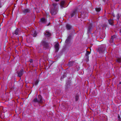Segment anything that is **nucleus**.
<instances>
[{
    "label": "nucleus",
    "instance_id": "f257e3e1",
    "mask_svg": "<svg viewBox=\"0 0 121 121\" xmlns=\"http://www.w3.org/2000/svg\"><path fill=\"white\" fill-rule=\"evenodd\" d=\"M42 102V96L40 95L38 96V98H35L32 101V103L35 106H36V104H38L41 103Z\"/></svg>",
    "mask_w": 121,
    "mask_h": 121
},
{
    "label": "nucleus",
    "instance_id": "f03ea898",
    "mask_svg": "<svg viewBox=\"0 0 121 121\" xmlns=\"http://www.w3.org/2000/svg\"><path fill=\"white\" fill-rule=\"evenodd\" d=\"M57 5V4L56 3H53L52 4V6L51 7L50 12L52 15H56L58 11V9L56 7Z\"/></svg>",
    "mask_w": 121,
    "mask_h": 121
},
{
    "label": "nucleus",
    "instance_id": "7ed1b4c3",
    "mask_svg": "<svg viewBox=\"0 0 121 121\" xmlns=\"http://www.w3.org/2000/svg\"><path fill=\"white\" fill-rule=\"evenodd\" d=\"M40 44L43 46V48L45 50L48 49L50 48L49 45V43L46 42L45 41H42Z\"/></svg>",
    "mask_w": 121,
    "mask_h": 121
},
{
    "label": "nucleus",
    "instance_id": "20e7f679",
    "mask_svg": "<svg viewBox=\"0 0 121 121\" xmlns=\"http://www.w3.org/2000/svg\"><path fill=\"white\" fill-rule=\"evenodd\" d=\"M105 45H102L99 47L97 50V51L99 53H104L105 50Z\"/></svg>",
    "mask_w": 121,
    "mask_h": 121
},
{
    "label": "nucleus",
    "instance_id": "39448f33",
    "mask_svg": "<svg viewBox=\"0 0 121 121\" xmlns=\"http://www.w3.org/2000/svg\"><path fill=\"white\" fill-rule=\"evenodd\" d=\"M72 34H69L67 37V39L65 41V43L67 44H68L70 43L71 40L72 38Z\"/></svg>",
    "mask_w": 121,
    "mask_h": 121
},
{
    "label": "nucleus",
    "instance_id": "423d86ee",
    "mask_svg": "<svg viewBox=\"0 0 121 121\" xmlns=\"http://www.w3.org/2000/svg\"><path fill=\"white\" fill-rule=\"evenodd\" d=\"M77 11L78 10L77 9H74L73 11L71 12L70 13V16L69 17L71 18L73 17L74 15H75L76 14Z\"/></svg>",
    "mask_w": 121,
    "mask_h": 121
},
{
    "label": "nucleus",
    "instance_id": "0eeeda50",
    "mask_svg": "<svg viewBox=\"0 0 121 121\" xmlns=\"http://www.w3.org/2000/svg\"><path fill=\"white\" fill-rule=\"evenodd\" d=\"M90 52L89 51H86V52L85 54V58L87 62H88L89 60V55L90 54Z\"/></svg>",
    "mask_w": 121,
    "mask_h": 121
},
{
    "label": "nucleus",
    "instance_id": "6e6552de",
    "mask_svg": "<svg viewBox=\"0 0 121 121\" xmlns=\"http://www.w3.org/2000/svg\"><path fill=\"white\" fill-rule=\"evenodd\" d=\"M23 70V69L17 71V73L18 74L17 76L19 77H21L24 73Z\"/></svg>",
    "mask_w": 121,
    "mask_h": 121
},
{
    "label": "nucleus",
    "instance_id": "1a4fd4ad",
    "mask_svg": "<svg viewBox=\"0 0 121 121\" xmlns=\"http://www.w3.org/2000/svg\"><path fill=\"white\" fill-rule=\"evenodd\" d=\"M88 16L87 13L86 12H83L81 13V17L83 18H85Z\"/></svg>",
    "mask_w": 121,
    "mask_h": 121
},
{
    "label": "nucleus",
    "instance_id": "9d476101",
    "mask_svg": "<svg viewBox=\"0 0 121 121\" xmlns=\"http://www.w3.org/2000/svg\"><path fill=\"white\" fill-rule=\"evenodd\" d=\"M59 45L58 43H56L55 45V52H57L59 49Z\"/></svg>",
    "mask_w": 121,
    "mask_h": 121
},
{
    "label": "nucleus",
    "instance_id": "9b49d317",
    "mask_svg": "<svg viewBox=\"0 0 121 121\" xmlns=\"http://www.w3.org/2000/svg\"><path fill=\"white\" fill-rule=\"evenodd\" d=\"M92 26L91 24H90L88 27L87 33H91V32L92 30Z\"/></svg>",
    "mask_w": 121,
    "mask_h": 121
},
{
    "label": "nucleus",
    "instance_id": "f8f14e48",
    "mask_svg": "<svg viewBox=\"0 0 121 121\" xmlns=\"http://www.w3.org/2000/svg\"><path fill=\"white\" fill-rule=\"evenodd\" d=\"M65 2L64 1H61L60 4V8L61 9H62L63 8L65 7Z\"/></svg>",
    "mask_w": 121,
    "mask_h": 121
},
{
    "label": "nucleus",
    "instance_id": "ddd939ff",
    "mask_svg": "<svg viewBox=\"0 0 121 121\" xmlns=\"http://www.w3.org/2000/svg\"><path fill=\"white\" fill-rule=\"evenodd\" d=\"M23 12L24 13H30V10L28 9H25L23 10Z\"/></svg>",
    "mask_w": 121,
    "mask_h": 121
},
{
    "label": "nucleus",
    "instance_id": "4468645a",
    "mask_svg": "<svg viewBox=\"0 0 121 121\" xmlns=\"http://www.w3.org/2000/svg\"><path fill=\"white\" fill-rule=\"evenodd\" d=\"M44 35L47 37H49L51 35V34L49 32L46 31L44 34Z\"/></svg>",
    "mask_w": 121,
    "mask_h": 121
},
{
    "label": "nucleus",
    "instance_id": "2eb2a0df",
    "mask_svg": "<svg viewBox=\"0 0 121 121\" xmlns=\"http://www.w3.org/2000/svg\"><path fill=\"white\" fill-rule=\"evenodd\" d=\"M71 83V82L69 80L66 83V88L67 89L69 86H70V84Z\"/></svg>",
    "mask_w": 121,
    "mask_h": 121
},
{
    "label": "nucleus",
    "instance_id": "dca6fc26",
    "mask_svg": "<svg viewBox=\"0 0 121 121\" xmlns=\"http://www.w3.org/2000/svg\"><path fill=\"white\" fill-rule=\"evenodd\" d=\"M19 32V30L17 28L15 31L14 33H13V35H14V34H15L16 35H17L18 34Z\"/></svg>",
    "mask_w": 121,
    "mask_h": 121
},
{
    "label": "nucleus",
    "instance_id": "f3484780",
    "mask_svg": "<svg viewBox=\"0 0 121 121\" xmlns=\"http://www.w3.org/2000/svg\"><path fill=\"white\" fill-rule=\"evenodd\" d=\"M67 29L68 30H70L71 28V26L69 24H67L66 25Z\"/></svg>",
    "mask_w": 121,
    "mask_h": 121
},
{
    "label": "nucleus",
    "instance_id": "a211bd4d",
    "mask_svg": "<svg viewBox=\"0 0 121 121\" xmlns=\"http://www.w3.org/2000/svg\"><path fill=\"white\" fill-rule=\"evenodd\" d=\"M74 62L73 61H72L69 62V67H71L73 65V64Z\"/></svg>",
    "mask_w": 121,
    "mask_h": 121
},
{
    "label": "nucleus",
    "instance_id": "6ab92c4d",
    "mask_svg": "<svg viewBox=\"0 0 121 121\" xmlns=\"http://www.w3.org/2000/svg\"><path fill=\"white\" fill-rule=\"evenodd\" d=\"M116 62L118 63H121V57L117 58L116 60Z\"/></svg>",
    "mask_w": 121,
    "mask_h": 121
},
{
    "label": "nucleus",
    "instance_id": "aec40b11",
    "mask_svg": "<svg viewBox=\"0 0 121 121\" xmlns=\"http://www.w3.org/2000/svg\"><path fill=\"white\" fill-rule=\"evenodd\" d=\"M108 22L109 24L111 25H113V20L111 19L109 20H108Z\"/></svg>",
    "mask_w": 121,
    "mask_h": 121
},
{
    "label": "nucleus",
    "instance_id": "412c9836",
    "mask_svg": "<svg viewBox=\"0 0 121 121\" xmlns=\"http://www.w3.org/2000/svg\"><path fill=\"white\" fill-rule=\"evenodd\" d=\"M41 21L43 23H45L46 22V19L44 18H42L41 19Z\"/></svg>",
    "mask_w": 121,
    "mask_h": 121
},
{
    "label": "nucleus",
    "instance_id": "4be33fe9",
    "mask_svg": "<svg viewBox=\"0 0 121 121\" xmlns=\"http://www.w3.org/2000/svg\"><path fill=\"white\" fill-rule=\"evenodd\" d=\"M37 33L36 31H34L33 32V34H32V35L34 37H36L37 35Z\"/></svg>",
    "mask_w": 121,
    "mask_h": 121
},
{
    "label": "nucleus",
    "instance_id": "5701e85b",
    "mask_svg": "<svg viewBox=\"0 0 121 121\" xmlns=\"http://www.w3.org/2000/svg\"><path fill=\"white\" fill-rule=\"evenodd\" d=\"M75 101H77L79 99V96L78 95H75Z\"/></svg>",
    "mask_w": 121,
    "mask_h": 121
},
{
    "label": "nucleus",
    "instance_id": "b1692460",
    "mask_svg": "<svg viewBox=\"0 0 121 121\" xmlns=\"http://www.w3.org/2000/svg\"><path fill=\"white\" fill-rule=\"evenodd\" d=\"M95 9L96 11L98 12H99L101 10V9L100 8H96Z\"/></svg>",
    "mask_w": 121,
    "mask_h": 121
},
{
    "label": "nucleus",
    "instance_id": "393cba45",
    "mask_svg": "<svg viewBox=\"0 0 121 121\" xmlns=\"http://www.w3.org/2000/svg\"><path fill=\"white\" fill-rule=\"evenodd\" d=\"M39 82V81L38 80H37L35 82L34 84V85H37V84H38Z\"/></svg>",
    "mask_w": 121,
    "mask_h": 121
},
{
    "label": "nucleus",
    "instance_id": "a878e982",
    "mask_svg": "<svg viewBox=\"0 0 121 121\" xmlns=\"http://www.w3.org/2000/svg\"><path fill=\"white\" fill-rule=\"evenodd\" d=\"M117 16L118 19L119 20L120 17V16L119 15V14L118 13L117 15Z\"/></svg>",
    "mask_w": 121,
    "mask_h": 121
},
{
    "label": "nucleus",
    "instance_id": "bb28decb",
    "mask_svg": "<svg viewBox=\"0 0 121 121\" xmlns=\"http://www.w3.org/2000/svg\"><path fill=\"white\" fill-rule=\"evenodd\" d=\"M66 76L65 74L64 75L61 77V79H63L64 78H65Z\"/></svg>",
    "mask_w": 121,
    "mask_h": 121
},
{
    "label": "nucleus",
    "instance_id": "cd10ccee",
    "mask_svg": "<svg viewBox=\"0 0 121 121\" xmlns=\"http://www.w3.org/2000/svg\"><path fill=\"white\" fill-rule=\"evenodd\" d=\"M113 39H111L110 41V43H112L113 42Z\"/></svg>",
    "mask_w": 121,
    "mask_h": 121
},
{
    "label": "nucleus",
    "instance_id": "c85d7f7f",
    "mask_svg": "<svg viewBox=\"0 0 121 121\" xmlns=\"http://www.w3.org/2000/svg\"><path fill=\"white\" fill-rule=\"evenodd\" d=\"M115 38V36L114 35V36H112L111 39H113L114 38Z\"/></svg>",
    "mask_w": 121,
    "mask_h": 121
},
{
    "label": "nucleus",
    "instance_id": "c756f323",
    "mask_svg": "<svg viewBox=\"0 0 121 121\" xmlns=\"http://www.w3.org/2000/svg\"><path fill=\"white\" fill-rule=\"evenodd\" d=\"M118 119H120V118H121L120 117V116H119V115H118Z\"/></svg>",
    "mask_w": 121,
    "mask_h": 121
},
{
    "label": "nucleus",
    "instance_id": "7c9ffc66",
    "mask_svg": "<svg viewBox=\"0 0 121 121\" xmlns=\"http://www.w3.org/2000/svg\"><path fill=\"white\" fill-rule=\"evenodd\" d=\"M118 120L119 121H121V119L120 118V119H118Z\"/></svg>",
    "mask_w": 121,
    "mask_h": 121
},
{
    "label": "nucleus",
    "instance_id": "2f4dec72",
    "mask_svg": "<svg viewBox=\"0 0 121 121\" xmlns=\"http://www.w3.org/2000/svg\"><path fill=\"white\" fill-rule=\"evenodd\" d=\"M55 0L56 1H58L59 0Z\"/></svg>",
    "mask_w": 121,
    "mask_h": 121
},
{
    "label": "nucleus",
    "instance_id": "473e14b6",
    "mask_svg": "<svg viewBox=\"0 0 121 121\" xmlns=\"http://www.w3.org/2000/svg\"><path fill=\"white\" fill-rule=\"evenodd\" d=\"M103 0L104 2H105V0Z\"/></svg>",
    "mask_w": 121,
    "mask_h": 121
},
{
    "label": "nucleus",
    "instance_id": "72a5a7b5",
    "mask_svg": "<svg viewBox=\"0 0 121 121\" xmlns=\"http://www.w3.org/2000/svg\"><path fill=\"white\" fill-rule=\"evenodd\" d=\"M119 84H121V82H120Z\"/></svg>",
    "mask_w": 121,
    "mask_h": 121
},
{
    "label": "nucleus",
    "instance_id": "f704fd0d",
    "mask_svg": "<svg viewBox=\"0 0 121 121\" xmlns=\"http://www.w3.org/2000/svg\"><path fill=\"white\" fill-rule=\"evenodd\" d=\"M49 25H48L47 26H48Z\"/></svg>",
    "mask_w": 121,
    "mask_h": 121
}]
</instances>
